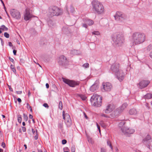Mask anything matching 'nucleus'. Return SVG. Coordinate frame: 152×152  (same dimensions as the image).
I'll return each instance as SVG.
<instances>
[{
    "instance_id": "obj_56",
    "label": "nucleus",
    "mask_w": 152,
    "mask_h": 152,
    "mask_svg": "<svg viewBox=\"0 0 152 152\" xmlns=\"http://www.w3.org/2000/svg\"><path fill=\"white\" fill-rule=\"evenodd\" d=\"M149 55L150 57L152 58V50L150 53Z\"/></svg>"
},
{
    "instance_id": "obj_49",
    "label": "nucleus",
    "mask_w": 152,
    "mask_h": 152,
    "mask_svg": "<svg viewBox=\"0 0 152 152\" xmlns=\"http://www.w3.org/2000/svg\"><path fill=\"white\" fill-rule=\"evenodd\" d=\"M27 109H29L31 108V107L30 106L29 104L28 103L27 104Z\"/></svg>"
},
{
    "instance_id": "obj_42",
    "label": "nucleus",
    "mask_w": 152,
    "mask_h": 152,
    "mask_svg": "<svg viewBox=\"0 0 152 152\" xmlns=\"http://www.w3.org/2000/svg\"><path fill=\"white\" fill-rule=\"evenodd\" d=\"M100 124H101L102 126V127H105V125L104 124V123H103L102 122H101L100 123Z\"/></svg>"
},
{
    "instance_id": "obj_40",
    "label": "nucleus",
    "mask_w": 152,
    "mask_h": 152,
    "mask_svg": "<svg viewBox=\"0 0 152 152\" xmlns=\"http://www.w3.org/2000/svg\"><path fill=\"white\" fill-rule=\"evenodd\" d=\"M36 135L34 136L35 139L37 140L38 138V135L37 132V130H36Z\"/></svg>"
},
{
    "instance_id": "obj_24",
    "label": "nucleus",
    "mask_w": 152,
    "mask_h": 152,
    "mask_svg": "<svg viewBox=\"0 0 152 152\" xmlns=\"http://www.w3.org/2000/svg\"><path fill=\"white\" fill-rule=\"evenodd\" d=\"M119 108L116 109L114 111V115L115 116H116L119 115L122 112Z\"/></svg>"
},
{
    "instance_id": "obj_20",
    "label": "nucleus",
    "mask_w": 152,
    "mask_h": 152,
    "mask_svg": "<svg viewBox=\"0 0 152 152\" xmlns=\"http://www.w3.org/2000/svg\"><path fill=\"white\" fill-rule=\"evenodd\" d=\"M66 8L68 13H69V12H70L72 13H74L75 10L73 7L72 6H68V5H66Z\"/></svg>"
},
{
    "instance_id": "obj_6",
    "label": "nucleus",
    "mask_w": 152,
    "mask_h": 152,
    "mask_svg": "<svg viewBox=\"0 0 152 152\" xmlns=\"http://www.w3.org/2000/svg\"><path fill=\"white\" fill-rule=\"evenodd\" d=\"M90 100L92 104L95 106L100 107L101 105L102 97L96 94L91 96Z\"/></svg>"
},
{
    "instance_id": "obj_17",
    "label": "nucleus",
    "mask_w": 152,
    "mask_h": 152,
    "mask_svg": "<svg viewBox=\"0 0 152 152\" xmlns=\"http://www.w3.org/2000/svg\"><path fill=\"white\" fill-rule=\"evenodd\" d=\"M149 83L148 81H142L139 83V87L141 89L144 88L147 86Z\"/></svg>"
},
{
    "instance_id": "obj_9",
    "label": "nucleus",
    "mask_w": 152,
    "mask_h": 152,
    "mask_svg": "<svg viewBox=\"0 0 152 152\" xmlns=\"http://www.w3.org/2000/svg\"><path fill=\"white\" fill-rule=\"evenodd\" d=\"M63 118L65 120V123L68 127H69L72 124L70 116L68 113L65 114L64 111H63Z\"/></svg>"
},
{
    "instance_id": "obj_32",
    "label": "nucleus",
    "mask_w": 152,
    "mask_h": 152,
    "mask_svg": "<svg viewBox=\"0 0 152 152\" xmlns=\"http://www.w3.org/2000/svg\"><path fill=\"white\" fill-rule=\"evenodd\" d=\"M93 34L96 35H98L100 34L99 32L98 31H94L92 32Z\"/></svg>"
},
{
    "instance_id": "obj_16",
    "label": "nucleus",
    "mask_w": 152,
    "mask_h": 152,
    "mask_svg": "<svg viewBox=\"0 0 152 152\" xmlns=\"http://www.w3.org/2000/svg\"><path fill=\"white\" fill-rule=\"evenodd\" d=\"M114 109V107L112 104H109L106 107V109L104 110V112L106 113H109L112 112Z\"/></svg>"
},
{
    "instance_id": "obj_28",
    "label": "nucleus",
    "mask_w": 152,
    "mask_h": 152,
    "mask_svg": "<svg viewBox=\"0 0 152 152\" xmlns=\"http://www.w3.org/2000/svg\"><path fill=\"white\" fill-rule=\"evenodd\" d=\"M11 68L12 69V71L15 73H16V70L15 68V67L14 65L11 64L10 66Z\"/></svg>"
},
{
    "instance_id": "obj_7",
    "label": "nucleus",
    "mask_w": 152,
    "mask_h": 152,
    "mask_svg": "<svg viewBox=\"0 0 152 152\" xmlns=\"http://www.w3.org/2000/svg\"><path fill=\"white\" fill-rule=\"evenodd\" d=\"M142 142L149 149L152 150V138L149 135H147L142 140Z\"/></svg>"
},
{
    "instance_id": "obj_38",
    "label": "nucleus",
    "mask_w": 152,
    "mask_h": 152,
    "mask_svg": "<svg viewBox=\"0 0 152 152\" xmlns=\"http://www.w3.org/2000/svg\"><path fill=\"white\" fill-rule=\"evenodd\" d=\"M71 150L72 152H75V146H72L71 148Z\"/></svg>"
},
{
    "instance_id": "obj_3",
    "label": "nucleus",
    "mask_w": 152,
    "mask_h": 152,
    "mask_svg": "<svg viewBox=\"0 0 152 152\" xmlns=\"http://www.w3.org/2000/svg\"><path fill=\"white\" fill-rule=\"evenodd\" d=\"M92 5L94 10L98 14H102L104 12V8L102 3L97 1L92 2Z\"/></svg>"
},
{
    "instance_id": "obj_59",
    "label": "nucleus",
    "mask_w": 152,
    "mask_h": 152,
    "mask_svg": "<svg viewBox=\"0 0 152 152\" xmlns=\"http://www.w3.org/2000/svg\"><path fill=\"white\" fill-rule=\"evenodd\" d=\"M33 116L31 115V114H30L29 115V118H30V119H32V118H33Z\"/></svg>"
},
{
    "instance_id": "obj_63",
    "label": "nucleus",
    "mask_w": 152,
    "mask_h": 152,
    "mask_svg": "<svg viewBox=\"0 0 152 152\" xmlns=\"http://www.w3.org/2000/svg\"><path fill=\"white\" fill-rule=\"evenodd\" d=\"M24 147H25V149H27V145H26V144H24Z\"/></svg>"
},
{
    "instance_id": "obj_54",
    "label": "nucleus",
    "mask_w": 152,
    "mask_h": 152,
    "mask_svg": "<svg viewBox=\"0 0 152 152\" xmlns=\"http://www.w3.org/2000/svg\"><path fill=\"white\" fill-rule=\"evenodd\" d=\"M18 102L19 103H20L21 102V100L20 98H18L17 99Z\"/></svg>"
},
{
    "instance_id": "obj_10",
    "label": "nucleus",
    "mask_w": 152,
    "mask_h": 152,
    "mask_svg": "<svg viewBox=\"0 0 152 152\" xmlns=\"http://www.w3.org/2000/svg\"><path fill=\"white\" fill-rule=\"evenodd\" d=\"M63 82L68 84L70 87H74L79 85V83L72 80H70L65 78H63Z\"/></svg>"
},
{
    "instance_id": "obj_1",
    "label": "nucleus",
    "mask_w": 152,
    "mask_h": 152,
    "mask_svg": "<svg viewBox=\"0 0 152 152\" xmlns=\"http://www.w3.org/2000/svg\"><path fill=\"white\" fill-rule=\"evenodd\" d=\"M145 39V35L143 33H134L132 36L131 41L133 45H138L144 42Z\"/></svg>"
},
{
    "instance_id": "obj_45",
    "label": "nucleus",
    "mask_w": 152,
    "mask_h": 152,
    "mask_svg": "<svg viewBox=\"0 0 152 152\" xmlns=\"http://www.w3.org/2000/svg\"><path fill=\"white\" fill-rule=\"evenodd\" d=\"M43 106L45 107L48 108L49 106H48V104L47 103H44L43 104Z\"/></svg>"
},
{
    "instance_id": "obj_5",
    "label": "nucleus",
    "mask_w": 152,
    "mask_h": 152,
    "mask_svg": "<svg viewBox=\"0 0 152 152\" xmlns=\"http://www.w3.org/2000/svg\"><path fill=\"white\" fill-rule=\"evenodd\" d=\"M116 47H120L123 45L124 42V35L121 33L117 34L113 39Z\"/></svg>"
},
{
    "instance_id": "obj_37",
    "label": "nucleus",
    "mask_w": 152,
    "mask_h": 152,
    "mask_svg": "<svg viewBox=\"0 0 152 152\" xmlns=\"http://www.w3.org/2000/svg\"><path fill=\"white\" fill-rule=\"evenodd\" d=\"M4 35L7 38H9L10 37L9 34L7 32H5L4 34Z\"/></svg>"
},
{
    "instance_id": "obj_30",
    "label": "nucleus",
    "mask_w": 152,
    "mask_h": 152,
    "mask_svg": "<svg viewBox=\"0 0 152 152\" xmlns=\"http://www.w3.org/2000/svg\"><path fill=\"white\" fill-rule=\"evenodd\" d=\"M59 109L61 110L63 108L62 103L61 101H60L59 103Z\"/></svg>"
},
{
    "instance_id": "obj_39",
    "label": "nucleus",
    "mask_w": 152,
    "mask_h": 152,
    "mask_svg": "<svg viewBox=\"0 0 152 152\" xmlns=\"http://www.w3.org/2000/svg\"><path fill=\"white\" fill-rule=\"evenodd\" d=\"M107 144L108 145H109L111 148L112 149L113 147L112 146V145L111 144L110 142L109 141H107Z\"/></svg>"
},
{
    "instance_id": "obj_34",
    "label": "nucleus",
    "mask_w": 152,
    "mask_h": 152,
    "mask_svg": "<svg viewBox=\"0 0 152 152\" xmlns=\"http://www.w3.org/2000/svg\"><path fill=\"white\" fill-rule=\"evenodd\" d=\"M80 97L83 100H85L86 99V97L84 95H80Z\"/></svg>"
},
{
    "instance_id": "obj_64",
    "label": "nucleus",
    "mask_w": 152,
    "mask_h": 152,
    "mask_svg": "<svg viewBox=\"0 0 152 152\" xmlns=\"http://www.w3.org/2000/svg\"><path fill=\"white\" fill-rule=\"evenodd\" d=\"M3 149L0 148V152H3Z\"/></svg>"
},
{
    "instance_id": "obj_19",
    "label": "nucleus",
    "mask_w": 152,
    "mask_h": 152,
    "mask_svg": "<svg viewBox=\"0 0 152 152\" xmlns=\"http://www.w3.org/2000/svg\"><path fill=\"white\" fill-rule=\"evenodd\" d=\"M48 23L49 26L51 28H53L56 27L55 23L50 19L48 20Z\"/></svg>"
},
{
    "instance_id": "obj_51",
    "label": "nucleus",
    "mask_w": 152,
    "mask_h": 152,
    "mask_svg": "<svg viewBox=\"0 0 152 152\" xmlns=\"http://www.w3.org/2000/svg\"><path fill=\"white\" fill-rule=\"evenodd\" d=\"M22 130L23 132H25L26 131V128L25 127H22Z\"/></svg>"
},
{
    "instance_id": "obj_41",
    "label": "nucleus",
    "mask_w": 152,
    "mask_h": 152,
    "mask_svg": "<svg viewBox=\"0 0 152 152\" xmlns=\"http://www.w3.org/2000/svg\"><path fill=\"white\" fill-rule=\"evenodd\" d=\"M96 125L97 127L98 128V130H99V133H100V132H101V130H100V126L98 125V123H96Z\"/></svg>"
},
{
    "instance_id": "obj_25",
    "label": "nucleus",
    "mask_w": 152,
    "mask_h": 152,
    "mask_svg": "<svg viewBox=\"0 0 152 152\" xmlns=\"http://www.w3.org/2000/svg\"><path fill=\"white\" fill-rule=\"evenodd\" d=\"M127 104L126 103H124L120 107H119L121 112H122L127 106Z\"/></svg>"
},
{
    "instance_id": "obj_22",
    "label": "nucleus",
    "mask_w": 152,
    "mask_h": 152,
    "mask_svg": "<svg viewBox=\"0 0 152 152\" xmlns=\"http://www.w3.org/2000/svg\"><path fill=\"white\" fill-rule=\"evenodd\" d=\"M70 54L72 55H77L79 54H80V52L78 50H70Z\"/></svg>"
},
{
    "instance_id": "obj_36",
    "label": "nucleus",
    "mask_w": 152,
    "mask_h": 152,
    "mask_svg": "<svg viewBox=\"0 0 152 152\" xmlns=\"http://www.w3.org/2000/svg\"><path fill=\"white\" fill-rule=\"evenodd\" d=\"M58 128L61 129L63 127V124L62 123H59L58 124Z\"/></svg>"
},
{
    "instance_id": "obj_15",
    "label": "nucleus",
    "mask_w": 152,
    "mask_h": 152,
    "mask_svg": "<svg viewBox=\"0 0 152 152\" xmlns=\"http://www.w3.org/2000/svg\"><path fill=\"white\" fill-rule=\"evenodd\" d=\"M58 62L59 65L63 66L67 63L66 58L64 56L62 55L59 57Z\"/></svg>"
},
{
    "instance_id": "obj_53",
    "label": "nucleus",
    "mask_w": 152,
    "mask_h": 152,
    "mask_svg": "<svg viewBox=\"0 0 152 152\" xmlns=\"http://www.w3.org/2000/svg\"><path fill=\"white\" fill-rule=\"evenodd\" d=\"M16 52H17V51L16 50H13V53L15 55H16Z\"/></svg>"
},
{
    "instance_id": "obj_21",
    "label": "nucleus",
    "mask_w": 152,
    "mask_h": 152,
    "mask_svg": "<svg viewBox=\"0 0 152 152\" xmlns=\"http://www.w3.org/2000/svg\"><path fill=\"white\" fill-rule=\"evenodd\" d=\"M129 113L130 115H136L138 113V111L136 109L133 108L129 110Z\"/></svg>"
},
{
    "instance_id": "obj_18",
    "label": "nucleus",
    "mask_w": 152,
    "mask_h": 152,
    "mask_svg": "<svg viewBox=\"0 0 152 152\" xmlns=\"http://www.w3.org/2000/svg\"><path fill=\"white\" fill-rule=\"evenodd\" d=\"M99 86L98 84H94L92 85L90 88V90L92 92H94L98 90Z\"/></svg>"
},
{
    "instance_id": "obj_44",
    "label": "nucleus",
    "mask_w": 152,
    "mask_h": 152,
    "mask_svg": "<svg viewBox=\"0 0 152 152\" xmlns=\"http://www.w3.org/2000/svg\"><path fill=\"white\" fill-rule=\"evenodd\" d=\"M101 152H106V151L104 148H102L101 149Z\"/></svg>"
},
{
    "instance_id": "obj_26",
    "label": "nucleus",
    "mask_w": 152,
    "mask_h": 152,
    "mask_svg": "<svg viewBox=\"0 0 152 152\" xmlns=\"http://www.w3.org/2000/svg\"><path fill=\"white\" fill-rule=\"evenodd\" d=\"M145 99H150L152 98V94H147L144 96Z\"/></svg>"
},
{
    "instance_id": "obj_27",
    "label": "nucleus",
    "mask_w": 152,
    "mask_h": 152,
    "mask_svg": "<svg viewBox=\"0 0 152 152\" xmlns=\"http://www.w3.org/2000/svg\"><path fill=\"white\" fill-rule=\"evenodd\" d=\"M18 121L19 123H21L22 121V117L21 115H18Z\"/></svg>"
},
{
    "instance_id": "obj_50",
    "label": "nucleus",
    "mask_w": 152,
    "mask_h": 152,
    "mask_svg": "<svg viewBox=\"0 0 152 152\" xmlns=\"http://www.w3.org/2000/svg\"><path fill=\"white\" fill-rule=\"evenodd\" d=\"M101 115L102 116H103V117H107V115L104 114L103 113L101 114Z\"/></svg>"
},
{
    "instance_id": "obj_12",
    "label": "nucleus",
    "mask_w": 152,
    "mask_h": 152,
    "mask_svg": "<svg viewBox=\"0 0 152 152\" xmlns=\"http://www.w3.org/2000/svg\"><path fill=\"white\" fill-rule=\"evenodd\" d=\"M11 16L14 18L17 19H19L20 18V13L17 10L14 9H12L10 11Z\"/></svg>"
},
{
    "instance_id": "obj_33",
    "label": "nucleus",
    "mask_w": 152,
    "mask_h": 152,
    "mask_svg": "<svg viewBox=\"0 0 152 152\" xmlns=\"http://www.w3.org/2000/svg\"><path fill=\"white\" fill-rule=\"evenodd\" d=\"M89 64L88 63H85L83 65V66L86 68H88L89 67Z\"/></svg>"
},
{
    "instance_id": "obj_31",
    "label": "nucleus",
    "mask_w": 152,
    "mask_h": 152,
    "mask_svg": "<svg viewBox=\"0 0 152 152\" xmlns=\"http://www.w3.org/2000/svg\"><path fill=\"white\" fill-rule=\"evenodd\" d=\"M23 117L24 120L25 121H27L28 120V117L27 115H26L25 113L23 114Z\"/></svg>"
},
{
    "instance_id": "obj_47",
    "label": "nucleus",
    "mask_w": 152,
    "mask_h": 152,
    "mask_svg": "<svg viewBox=\"0 0 152 152\" xmlns=\"http://www.w3.org/2000/svg\"><path fill=\"white\" fill-rule=\"evenodd\" d=\"M1 146L4 148H5V144L4 142H2V143Z\"/></svg>"
},
{
    "instance_id": "obj_23",
    "label": "nucleus",
    "mask_w": 152,
    "mask_h": 152,
    "mask_svg": "<svg viewBox=\"0 0 152 152\" xmlns=\"http://www.w3.org/2000/svg\"><path fill=\"white\" fill-rule=\"evenodd\" d=\"M84 21L85 23L87 24L88 25H91L94 24V21L89 19H85L84 20Z\"/></svg>"
},
{
    "instance_id": "obj_43",
    "label": "nucleus",
    "mask_w": 152,
    "mask_h": 152,
    "mask_svg": "<svg viewBox=\"0 0 152 152\" xmlns=\"http://www.w3.org/2000/svg\"><path fill=\"white\" fill-rule=\"evenodd\" d=\"M62 144L63 145L65 144L66 143L67 141L66 140H62Z\"/></svg>"
},
{
    "instance_id": "obj_46",
    "label": "nucleus",
    "mask_w": 152,
    "mask_h": 152,
    "mask_svg": "<svg viewBox=\"0 0 152 152\" xmlns=\"http://www.w3.org/2000/svg\"><path fill=\"white\" fill-rule=\"evenodd\" d=\"M83 26L86 28H87V24H86V23H85L83 24Z\"/></svg>"
},
{
    "instance_id": "obj_61",
    "label": "nucleus",
    "mask_w": 152,
    "mask_h": 152,
    "mask_svg": "<svg viewBox=\"0 0 152 152\" xmlns=\"http://www.w3.org/2000/svg\"><path fill=\"white\" fill-rule=\"evenodd\" d=\"M16 42H17V43L19 44V45H20V42L18 40H16Z\"/></svg>"
},
{
    "instance_id": "obj_60",
    "label": "nucleus",
    "mask_w": 152,
    "mask_h": 152,
    "mask_svg": "<svg viewBox=\"0 0 152 152\" xmlns=\"http://www.w3.org/2000/svg\"><path fill=\"white\" fill-rule=\"evenodd\" d=\"M84 114L85 115V118H86V119H88V117H87V115H86V114H85V113H84Z\"/></svg>"
},
{
    "instance_id": "obj_58",
    "label": "nucleus",
    "mask_w": 152,
    "mask_h": 152,
    "mask_svg": "<svg viewBox=\"0 0 152 152\" xmlns=\"http://www.w3.org/2000/svg\"><path fill=\"white\" fill-rule=\"evenodd\" d=\"M46 86L47 88H48L49 87V85L48 83H47L46 84Z\"/></svg>"
},
{
    "instance_id": "obj_4",
    "label": "nucleus",
    "mask_w": 152,
    "mask_h": 152,
    "mask_svg": "<svg viewBox=\"0 0 152 152\" xmlns=\"http://www.w3.org/2000/svg\"><path fill=\"white\" fill-rule=\"evenodd\" d=\"M62 13V10L60 8L56 6L49 7L48 15L49 17L51 18L54 16H58Z\"/></svg>"
},
{
    "instance_id": "obj_2",
    "label": "nucleus",
    "mask_w": 152,
    "mask_h": 152,
    "mask_svg": "<svg viewBox=\"0 0 152 152\" xmlns=\"http://www.w3.org/2000/svg\"><path fill=\"white\" fill-rule=\"evenodd\" d=\"M119 68V65L116 63L113 64L111 66L110 69L111 71L115 73L118 80L121 81L124 78V73L122 70Z\"/></svg>"
},
{
    "instance_id": "obj_35",
    "label": "nucleus",
    "mask_w": 152,
    "mask_h": 152,
    "mask_svg": "<svg viewBox=\"0 0 152 152\" xmlns=\"http://www.w3.org/2000/svg\"><path fill=\"white\" fill-rule=\"evenodd\" d=\"M152 49V45H150L148 46L147 48V50L149 51Z\"/></svg>"
},
{
    "instance_id": "obj_48",
    "label": "nucleus",
    "mask_w": 152,
    "mask_h": 152,
    "mask_svg": "<svg viewBox=\"0 0 152 152\" xmlns=\"http://www.w3.org/2000/svg\"><path fill=\"white\" fill-rule=\"evenodd\" d=\"M9 59L12 62H14V59L12 58H11L10 57H9Z\"/></svg>"
},
{
    "instance_id": "obj_13",
    "label": "nucleus",
    "mask_w": 152,
    "mask_h": 152,
    "mask_svg": "<svg viewBox=\"0 0 152 152\" xmlns=\"http://www.w3.org/2000/svg\"><path fill=\"white\" fill-rule=\"evenodd\" d=\"M31 13V10L29 9H26V13L24 15V19L26 20H28L33 17Z\"/></svg>"
},
{
    "instance_id": "obj_14",
    "label": "nucleus",
    "mask_w": 152,
    "mask_h": 152,
    "mask_svg": "<svg viewBox=\"0 0 152 152\" xmlns=\"http://www.w3.org/2000/svg\"><path fill=\"white\" fill-rule=\"evenodd\" d=\"M103 89L104 91H111L112 88V86L110 83H103L102 84Z\"/></svg>"
},
{
    "instance_id": "obj_55",
    "label": "nucleus",
    "mask_w": 152,
    "mask_h": 152,
    "mask_svg": "<svg viewBox=\"0 0 152 152\" xmlns=\"http://www.w3.org/2000/svg\"><path fill=\"white\" fill-rule=\"evenodd\" d=\"M8 43H9V45L10 46L12 47V44L11 42H9Z\"/></svg>"
},
{
    "instance_id": "obj_52",
    "label": "nucleus",
    "mask_w": 152,
    "mask_h": 152,
    "mask_svg": "<svg viewBox=\"0 0 152 152\" xmlns=\"http://www.w3.org/2000/svg\"><path fill=\"white\" fill-rule=\"evenodd\" d=\"M16 93L18 94H21L22 93L21 91H17Z\"/></svg>"
},
{
    "instance_id": "obj_57",
    "label": "nucleus",
    "mask_w": 152,
    "mask_h": 152,
    "mask_svg": "<svg viewBox=\"0 0 152 152\" xmlns=\"http://www.w3.org/2000/svg\"><path fill=\"white\" fill-rule=\"evenodd\" d=\"M32 131L33 134L34 135H35V130H34V129H32Z\"/></svg>"
},
{
    "instance_id": "obj_8",
    "label": "nucleus",
    "mask_w": 152,
    "mask_h": 152,
    "mask_svg": "<svg viewBox=\"0 0 152 152\" xmlns=\"http://www.w3.org/2000/svg\"><path fill=\"white\" fill-rule=\"evenodd\" d=\"M115 19L117 21L119 22L121 24H123L124 20L126 19L125 15L119 12H117L114 15Z\"/></svg>"
},
{
    "instance_id": "obj_29",
    "label": "nucleus",
    "mask_w": 152,
    "mask_h": 152,
    "mask_svg": "<svg viewBox=\"0 0 152 152\" xmlns=\"http://www.w3.org/2000/svg\"><path fill=\"white\" fill-rule=\"evenodd\" d=\"M1 29L6 31H7L8 30V28L4 25H2L1 26Z\"/></svg>"
},
{
    "instance_id": "obj_11",
    "label": "nucleus",
    "mask_w": 152,
    "mask_h": 152,
    "mask_svg": "<svg viewBox=\"0 0 152 152\" xmlns=\"http://www.w3.org/2000/svg\"><path fill=\"white\" fill-rule=\"evenodd\" d=\"M122 132L125 134L127 135L133 133L135 130L133 129H130L127 127L124 126L121 128Z\"/></svg>"
},
{
    "instance_id": "obj_62",
    "label": "nucleus",
    "mask_w": 152,
    "mask_h": 152,
    "mask_svg": "<svg viewBox=\"0 0 152 152\" xmlns=\"http://www.w3.org/2000/svg\"><path fill=\"white\" fill-rule=\"evenodd\" d=\"M38 152H43L42 150L41 149H38Z\"/></svg>"
}]
</instances>
